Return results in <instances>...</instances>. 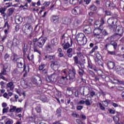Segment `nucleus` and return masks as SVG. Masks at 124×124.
Listing matches in <instances>:
<instances>
[{"instance_id": "nucleus-30", "label": "nucleus", "mask_w": 124, "mask_h": 124, "mask_svg": "<svg viewBox=\"0 0 124 124\" xmlns=\"http://www.w3.org/2000/svg\"><path fill=\"white\" fill-rule=\"evenodd\" d=\"M19 40L16 38H14L13 40V45L14 46H18V45H19Z\"/></svg>"}, {"instance_id": "nucleus-8", "label": "nucleus", "mask_w": 124, "mask_h": 124, "mask_svg": "<svg viewBox=\"0 0 124 124\" xmlns=\"http://www.w3.org/2000/svg\"><path fill=\"white\" fill-rule=\"evenodd\" d=\"M16 62V65L18 68H23L24 64H26L25 63V60L22 58L17 59Z\"/></svg>"}, {"instance_id": "nucleus-56", "label": "nucleus", "mask_w": 124, "mask_h": 124, "mask_svg": "<svg viewBox=\"0 0 124 124\" xmlns=\"http://www.w3.org/2000/svg\"><path fill=\"white\" fill-rule=\"evenodd\" d=\"M9 110V107H7L6 108H3V110H2L3 114H4V113H7Z\"/></svg>"}, {"instance_id": "nucleus-29", "label": "nucleus", "mask_w": 124, "mask_h": 124, "mask_svg": "<svg viewBox=\"0 0 124 124\" xmlns=\"http://www.w3.org/2000/svg\"><path fill=\"white\" fill-rule=\"evenodd\" d=\"M73 60L75 64H79L81 62L80 61H79V58L77 56L74 57Z\"/></svg>"}, {"instance_id": "nucleus-62", "label": "nucleus", "mask_w": 124, "mask_h": 124, "mask_svg": "<svg viewBox=\"0 0 124 124\" xmlns=\"http://www.w3.org/2000/svg\"><path fill=\"white\" fill-rule=\"evenodd\" d=\"M42 73L44 74V75H47L48 73V70L46 69H45L42 71Z\"/></svg>"}, {"instance_id": "nucleus-33", "label": "nucleus", "mask_w": 124, "mask_h": 124, "mask_svg": "<svg viewBox=\"0 0 124 124\" xmlns=\"http://www.w3.org/2000/svg\"><path fill=\"white\" fill-rule=\"evenodd\" d=\"M84 31L85 32V33H91L92 32V28H91L90 26H88L87 28L84 30Z\"/></svg>"}, {"instance_id": "nucleus-14", "label": "nucleus", "mask_w": 124, "mask_h": 124, "mask_svg": "<svg viewBox=\"0 0 124 124\" xmlns=\"http://www.w3.org/2000/svg\"><path fill=\"white\" fill-rule=\"evenodd\" d=\"M101 31H102V29L101 27H99L98 28L95 29L93 31V33L94 34V36H100V34L101 33Z\"/></svg>"}, {"instance_id": "nucleus-27", "label": "nucleus", "mask_w": 124, "mask_h": 124, "mask_svg": "<svg viewBox=\"0 0 124 124\" xmlns=\"http://www.w3.org/2000/svg\"><path fill=\"white\" fill-rule=\"evenodd\" d=\"M110 44L113 46V49L114 50H117V48H118V43L113 41V42H110Z\"/></svg>"}, {"instance_id": "nucleus-40", "label": "nucleus", "mask_w": 124, "mask_h": 124, "mask_svg": "<svg viewBox=\"0 0 124 124\" xmlns=\"http://www.w3.org/2000/svg\"><path fill=\"white\" fill-rule=\"evenodd\" d=\"M29 121L30 122H31V123H34L35 124H38V122L37 121H35V118L31 117L29 118Z\"/></svg>"}, {"instance_id": "nucleus-35", "label": "nucleus", "mask_w": 124, "mask_h": 124, "mask_svg": "<svg viewBox=\"0 0 124 124\" xmlns=\"http://www.w3.org/2000/svg\"><path fill=\"white\" fill-rule=\"evenodd\" d=\"M114 82L113 84H118L119 85H124V82L123 81L119 80V79H114Z\"/></svg>"}, {"instance_id": "nucleus-10", "label": "nucleus", "mask_w": 124, "mask_h": 124, "mask_svg": "<svg viewBox=\"0 0 124 124\" xmlns=\"http://www.w3.org/2000/svg\"><path fill=\"white\" fill-rule=\"evenodd\" d=\"M50 67L54 71H58V70L59 69V62L57 61L53 62L50 64Z\"/></svg>"}, {"instance_id": "nucleus-48", "label": "nucleus", "mask_w": 124, "mask_h": 124, "mask_svg": "<svg viewBox=\"0 0 124 124\" xmlns=\"http://www.w3.org/2000/svg\"><path fill=\"white\" fill-rule=\"evenodd\" d=\"M113 69L115 71H116V72L122 71V68L120 66H117L115 68H114Z\"/></svg>"}, {"instance_id": "nucleus-43", "label": "nucleus", "mask_w": 124, "mask_h": 124, "mask_svg": "<svg viewBox=\"0 0 124 124\" xmlns=\"http://www.w3.org/2000/svg\"><path fill=\"white\" fill-rule=\"evenodd\" d=\"M109 102H110V100H106L105 101H103V105H104V106L107 107V106H108L109 104Z\"/></svg>"}, {"instance_id": "nucleus-20", "label": "nucleus", "mask_w": 124, "mask_h": 124, "mask_svg": "<svg viewBox=\"0 0 124 124\" xmlns=\"http://www.w3.org/2000/svg\"><path fill=\"white\" fill-rule=\"evenodd\" d=\"M22 22H23V17L19 16H16L15 18V22L16 24L20 25V24L22 23Z\"/></svg>"}, {"instance_id": "nucleus-13", "label": "nucleus", "mask_w": 124, "mask_h": 124, "mask_svg": "<svg viewBox=\"0 0 124 124\" xmlns=\"http://www.w3.org/2000/svg\"><path fill=\"white\" fill-rule=\"evenodd\" d=\"M5 11H6V8L5 7L0 8V13H1V15L2 16L4 20H6L8 17L7 15L5 13Z\"/></svg>"}, {"instance_id": "nucleus-34", "label": "nucleus", "mask_w": 124, "mask_h": 124, "mask_svg": "<svg viewBox=\"0 0 124 124\" xmlns=\"http://www.w3.org/2000/svg\"><path fill=\"white\" fill-rule=\"evenodd\" d=\"M14 10H15V9L14 8H11L8 9V16H11L13 14V13L14 12Z\"/></svg>"}, {"instance_id": "nucleus-41", "label": "nucleus", "mask_w": 124, "mask_h": 124, "mask_svg": "<svg viewBox=\"0 0 124 124\" xmlns=\"http://www.w3.org/2000/svg\"><path fill=\"white\" fill-rule=\"evenodd\" d=\"M70 3L73 5H76L78 3V0H70Z\"/></svg>"}, {"instance_id": "nucleus-52", "label": "nucleus", "mask_w": 124, "mask_h": 124, "mask_svg": "<svg viewBox=\"0 0 124 124\" xmlns=\"http://www.w3.org/2000/svg\"><path fill=\"white\" fill-rule=\"evenodd\" d=\"M95 55H96V57L98 60H100L101 58V55H100V54H99V52L97 51L95 53Z\"/></svg>"}, {"instance_id": "nucleus-16", "label": "nucleus", "mask_w": 124, "mask_h": 124, "mask_svg": "<svg viewBox=\"0 0 124 124\" xmlns=\"http://www.w3.org/2000/svg\"><path fill=\"white\" fill-rule=\"evenodd\" d=\"M117 38V34L112 35L111 36L108 37L106 40V42H111L114 41V39H116Z\"/></svg>"}, {"instance_id": "nucleus-60", "label": "nucleus", "mask_w": 124, "mask_h": 124, "mask_svg": "<svg viewBox=\"0 0 124 124\" xmlns=\"http://www.w3.org/2000/svg\"><path fill=\"white\" fill-rule=\"evenodd\" d=\"M108 55H116V52L115 51H111L108 50Z\"/></svg>"}, {"instance_id": "nucleus-22", "label": "nucleus", "mask_w": 124, "mask_h": 124, "mask_svg": "<svg viewBox=\"0 0 124 124\" xmlns=\"http://www.w3.org/2000/svg\"><path fill=\"white\" fill-rule=\"evenodd\" d=\"M62 21L64 25H67V26L71 24V19L68 17H64L62 18Z\"/></svg>"}, {"instance_id": "nucleus-26", "label": "nucleus", "mask_w": 124, "mask_h": 124, "mask_svg": "<svg viewBox=\"0 0 124 124\" xmlns=\"http://www.w3.org/2000/svg\"><path fill=\"white\" fill-rule=\"evenodd\" d=\"M73 51V49L71 48H68L67 49V54L69 58H72L73 54L71 53H72Z\"/></svg>"}, {"instance_id": "nucleus-25", "label": "nucleus", "mask_w": 124, "mask_h": 124, "mask_svg": "<svg viewBox=\"0 0 124 124\" xmlns=\"http://www.w3.org/2000/svg\"><path fill=\"white\" fill-rule=\"evenodd\" d=\"M25 28L27 29L28 32H31L32 31V27L30 24H26Z\"/></svg>"}, {"instance_id": "nucleus-5", "label": "nucleus", "mask_w": 124, "mask_h": 124, "mask_svg": "<svg viewBox=\"0 0 124 124\" xmlns=\"http://www.w3.org/2000/svg\"><path fill=\"white\" fill-rule=\"evenodd\" d=\"M112 30L113 31H116L118 32L114 34H116V37L117 35H119L120 37H122V36H123V34L124 33V28H123L122 26H116V28L115 29H113Z\"/></svg>"}, {"instance_id": "nucleus-39", "label": "nucleus", "mask_w": 124, "mask_h": 124, "mask_svg": "<svg viewBox=\"0 0 124 124\" xmlns=\"http://www.w3.org/2000/svg\"><path fill=\"white\" fill-rule=\"evenodd\" d=\"M71 46H70L69 42H68L63 46V49H64V50H67V49H68V48H69V47Z\"/></svg>"}, {"instance_id": "nucleus-6", "label": "nucleus", "mask_w": 124, "mask_h": 124, "mask_svg": "<svg viewBox=\"0 0 124 124\" xmlns=\"http://www.w3.org/2000/svg\"><path fill=\"white\" fill-rule=\"evenodd\" d=\"M9 66V64L8 63H5L4 64L2 69L0 73L1 75H7V73H8V72L9 71V69H8Z\"/></svg>"}, {"instance_id": "nucleus-31", "label": "nucleus", "mask_w": 124, "mask_h": 124, "mask_svg": "<svg viewBox=\"0 0 124 124\" xmlns=\"http://www.w3.org/2000/svg\"><path fill=\"white\" fill-rule=\"evenodd\" d=\"M78 68H79V70H78V73L79 76H80V77H82L83 75H84V73H85V71L81 69V68H80V66H78Z\"/></svg>"}, {"instance_id": "nucleus-55", "label": "nucleus", "mask_w": 124, "mask_h": 124, "mask_svg": "<svg viewBox=\"0 0 124 124\" xmlns=\"http://www.w3.org/2000/svg\"><path fill=\"white\" fill-rule=\"evenodd\" d=\"M40 98L43 102H46V101H47V97L45 96H41Z\"/></svg>"}, {"instance_id": "nucleus-45", "label": "nucleus", "mask_w": 124, "mask_h": 124, "mask_svg": "<svg viewBox=\"0 0 124 124\" xmlns=\"http://www.w3.org/2000/svg\"><path fill=\"white\" fill-rule=\"evenodd\" d=\"M33 49L34 52H36V53H38L40 55H41V52H40L39 50L36 48V46H35V45H33Z\"/></svg>"}, {"instance_id": "nucleus-7", "label": "nucleus", "mask_w": 124, "mask_h": 124, "mask_svg": "<svg viewBox=\"0 0 124 124\" xmlns=\"http://www.w3.org/2000/svg\"><path fill=\"white\" fill-rule=\"evenodd\" d=\"M83 12V9L80 7H76L72 10L73 15H80Z\"/></svg>"}, {"instance_id": "nucleus-15", "label": "nucleus", "mask_w": 124, "mask_h": 124, "mask_svg": "<svg viewBox=\"0 0 124 124\" xmlns=\"http://www.w3.org/2000/svg\"><path fill=\"white\" fill-rule=\"evenodd\" d=\"M113 120L114 121L115 124H124L123 122H120V113H117L113 117Z\"/></svg>"}, {"instance_id": "nucleus-28", "label": "nucleus", "mask_w": 124, "mask_h": 124, "mask_svg": "<svg viewBox=\"0 0 124 124\" xmlns=\"http://www.w3.org/2000/svg\"><path fill=\"white\" fill-rule=\"evenodd\" d=\"M8 89H10V91H13L14 87H13V82H10L7 84Z\"/></svg>"}, {"instance_id": "nucleus-19", "label": "nucleus", "mask_w": 124, "mask_h": 124, "mask_svg": "<svg viewBox=\"0 0 124 124\" xmlns=\"http://www.w3.org/2000/svg\"><path fill=\"white\" fill-rule=\"evenodd\" d=\"M88 67L90 68L91 69H93L94 71H97V68H96V66L95 65H93L92 62L90 61H88Z\"/></svg>"}, {"instance_id": "nucleus-54", "label": "nucleus", "mask_w": 124, "mask_h": 124, "mask_svg": "<svg viewBox=\"0 0 124 124\" xmlns=\"http://www.w3.org/2000/svg\"><path fill=\"white\" fill-rule=\"evenodd\" d=\"M46 48L48 51H51L52 50V46H51V44H48L46 46Z\"/></svg>"}, {"instance_id": "nucleus-1", "label": "nucleus", "mask_w": 124, "mask_h": 124, "mask_svg": "<svg viewBox=\"0 0 124 124\" xmlns=\"http://www.w3.org/2000/svg\"><path fill=\"white\" fill-rule=\"evenodd\" d=\"M47 39L43 37L39 38H34L33 39V45H37L39 48H42L46 42Z\"/></svg>"}, {"instance_id": "nucleus-18", "label": "nucleus", "mask_w": 124, "mask_h": 124, "mask_svg": "<svg viewBox=\"0 0 124 124\" xmlns=\"http://www.w3.org/2000/svg\"><path fill=\"white\" fill-rule=\"evenodd\" d=\"M56 77H57V73H54L51 76L48 77V78L49 80V82H56V81H57V78H56Z\"/></svg>"}, {"instance_id": "nucleus-57", "label": "nucleus", "mask_w": 124, "mask_h": 124, "mask_svg": "<svg viewBox=\"0 0 124 124\" xmlns=\"http://www.w3.org/2000/svg\"><path fill=\"white\" fill-rule=\"evenodd\" d=\"M76 123L78 124H85V123L83 122V121H82V120H81L80 119H77Z\"/></svg>"}, {"instance_id": "nucleus-2", "label": "nucleus", "mask_w": 124, "mask_h": 124, "mask_svg": "<svg viewBox=\"0 0 124 124\" xmlns=\"http://www.w3.org/2000/svg\"><path fill=\"white\" fill-rule=\"evenodd\" d=\"M77 37L78 43L79 46H84L87 44L88 40H87V38L85 36L84 33H80L78 34Z\"/></svg>"}, {"instance_id": "nucleus-4", "label": "nucleus", "mask_w": 124, "mask_h": 124, "mask_svg": "<svg viewBox=\"0 0 124 124\" xmlns=\"http://www.w3.org/2000/svg\"><path fill=\"white\" fill-rule=\"evenodd\" d=\"M108 28L110 30H115L117 28L116 25H114V22H115V18L110 17L108 19Z\"/></svg>"}, {"instance_id": "nucleus-9", "label": "nucleus", "mask_w": 124, "mask_h": 124, "mask_svg": "<svg viewBox=\"0 0 124 124\" xmlns=\"http://www.w3.org/2000/svg\"><path fill=\"white\" fill-rule=\"evenodd\" d=\"M76 75V71L74 69H72L70 70L69 72V80L70 81H73V80H75V75Z\"/></svg>"}, {"instance_id": "nucleus-50", "label": "nucleus", "mask_w": 124, "mask_h": 124, "mask_svg": "<svg viewBox=\"0 0 124 124\" xmlns=\"http://www.w3.org/2000/svg\"><path fill=\"white\" fill-rule=\"evenodd\" d=\"M16 110V107L11 106V108H10L9 111H10V112H11V113H13V112H15Z\"/></svg>"}, {"instance_id": "nucleus-32", "label": "nucleus", "mask_w": 124, "mask_h": 124, "mask_svg": "<svg viewBox=\"0 0 124 124\" xmlns=\"http://www.w3.org/2000/svg\"><path fill=\"white\" fill-rule=\"evenodd\" d=\"M51 43L53 45H57L59 43V39L55 38L51 40Z\"/></svg>"}, {"instance_id": "nucleus-44", "label": "nucleus", "mask_w": 124, "mask_h": 124, "mask_svg": "<svg viewBox=\"0 0 124 124\" xmlns=\"http://www.w3.org/2000/svg\"><path fill=\"white\" fill-rule=\"evenodd\" d=\"M85 103L86 106H91V105H92V103L89 99H87L85 101Z\"/></svg>"}, {"instance_id": "nucleus-46", "label": "nucleus", "mask_w": 124, "mask_h": 124, "mask_svg": "<svg viewBox=\"0 0 124 124\" xmlns=\"http://www.w3.org/2000/svg\"><path fill=\"white\" fill-rule=\"evenodd\" d=\"M17 55L14 54L11 57V60L13 61V62H17Z\"/></svg>"}, {"instance_id": "nucleus-63", "label": "nucleus", "mask_w": 124, "mask_h": 124, "mask_svg": "<svg viewBox=\"0 0 124 124\" xmlns=\"http://www.w3.org/2000/svg\"><path fill=\"white\" fill-rule=\"evenodd\" d=\"M80 117H81V119L82 120H86V119H87V117H86V115H84V114H81L80 115Z\"/></svg>"}, {"instance_id": "nucleus-24", "label": "nucleus", "mask_w": 124, "mask_h": 124, "mask_svg": "<svg viewBox=\"0 0 124 124\" xmlns=\"http://www.w3.org/2000/svg\"><path fill=\"white\" fill-rule=\"evenodd\" d=\"M56 115L57 116L58 118L62 117V108H61L57 109L56 111Z\"/></svg>"}, {"instance_id": "nucleus-59", "label": "nucleus", "mask_w": 124, "mask_h": 124, "mask_svg": "<svg viewBox=\"0 0 124 124\" xmlns=\"http://www.w3.org/2000/svg\"><path fill=\"white\" fill-rule=\"evenodd\" d=\"M99 106L100 108L101 109V110H102L103 111H105V108L104 107H103V106L102 105L101 103H100L99 104Z\"/></svg>"}, {"instance_id": "nucleus-23", "label": "nucleus", "mask_w": 124, "mask_h": 124, "mask_svg": "<svg viewBox=\"0 0 124 124\" xmlns=\"http://www.w3.org/2000/svg\"><path fill=\"white\" fill-rule=\"evenodd\" d=\"M51 22H52V23H54L55 24H56V23H58L59 22V17L58 16H54L51 18Z\"/></svg>"}, {"instance_id": "nucleus-64", "label": "nucleus", "mask_w": 124, "mask_h": 124, "mask_svg": "<svg viewBox=\"0 0 124 124\" xmlns=\"http://www.w3.org/2000/svg\"><path fill=\"white\" fill-rule=\"evenodd\" d=\"M5 124H13V121L8 120L6 122Z\"/></svg>"}, {"instance_id": "nucleus-58", "label": "nucleus", "mask_w": 124, "mask_h": 124, "mask_svg": "<svg viewBox=\"0 0 124 124\" xmlns=\"http://www.w3.org/2000/svg\"><path fill=\"white\" fill-rule=\"evenodd\" d=\"M72 117H73L74 118H79V114L78 113H76L75 112H73L72 114Z\"/></svg>"}, {"instance_id": "nucleus-12", "label": "nucleus", "mask_w": 124, "mask_h": 124, "mask_svg": "<svg viewBox=\"0 0 124 124\" xmlns=\"http://www.w3.org/2000/svg\"><path fill=\"white\" fill-rule=\"evenodd\" d=\"M21 85L24 89H31V87H32V85L31 83L27 82L24 80L21 81Z\"/></svg>"}, {"instance_id": "nucleus-61", "label": "nucleus", "mask_w": 124, "mask_h": 124, "mask_svg": "<svg viewBox=\"0 0 124 124\" xmlns=\"http://www.w3.org/2000/svg\"><path fill=\"white\" fill-rule=\"evenodd\" d=\"M44 67H45V64H42L39 66V70H43Z\"/></svg>"}, {"instance_id": "nucleus-42", "label": "nucleus", "mask_w": 124, "mask_h": 124, "mask_svg": "<svg viewBox=\"0 0 124 124\" xmlns=\"http://www.w3.org/2000/svg\"><path fill=\"white\" fill-rule=\"evenodd\" d=\"M105 24V20H104V18H102L100 20V24L99 25V27L102 28V26Z\"/></svg>"}, {"instance_id": "nucleus-36", "label": "nucleus", "mask_w": 124, "mask_h": 124, "mask_svg": "<svg viewBox=\"0 0 124 124\" xmlns=\"http://www.w3.org/2000/svg\"><path fill=\"white\" fill-rule=\"evenodd\" d=\"M22 67H23V71H25V72H29L30 67H29V66L27 67L26 66V64H24V65Z\"/></svg>"}, {"instance_id": "nucleus-49", "label": "nucleus", "mask_w": 124, "mask_h": 124, "mask_svg": "<svg viewBox=\"0 0 124 124\" xmlns=\"http://www.w3.org/2000/svg\"><path fill=\"white\" fill-rule=\"evenodd\" d=\"M90 9L92 11H95L97 9V8L96 7V6H95V5H93L90 6Z\"/></svg>"}, {"instance_id": "nucleus-17", "label": "nucleus", "mask_w": 124, "mask_h": 124, "mask_svg": "<svg viewBox=\"0 0 124 124\" xmlns=\"http://www.w3.org/2000/svg\"><path fill=\"white\" fill-rule=\"evenodd\" d=\"M102 30L101 33L102 35H100L99 37H98V38L99 39H102L104 37V36H106V35H108L109 34V33L107 32V31L105 30H103V28H102Z\"/></svg>"}, {"instance_id": "nucleus-3", "label": "nucleus", "mask_w": 124, "mask_h": 124, "mask_svg": "<svg viewBox=\"0 0 124 124\" xmlns=\"http://www.w3.org/2000/svg\"><path fill=\"white\" fill-rule=\"evenodd\" d=\"M62 74L63 76L60 77L58 80V83L62 85H65L66 81L68 80L67 78V73L66 71H64L62 72Z\"/></svg>"}, {"instance_id": "nucleus-37", "label": "nucleus", "mask_w": 124, "mask_h": 124, "mask_svg": "<svg viewBox=\"0 0 124 124\" xmlns=\"http://www.w3.org/2000/svg\"><path fill=\"white\" fill-rule=\"evenodd\" d=\"M24 45V53H26L28 50H29V46H28V44H27L26 43H23Z\"/></svg>"}, {"instance_id": "nucleus-53", "label": "nucleus", "mask_w": 124, "mask_h": 124, "mask_svg": "<svg viewBox=\"0 0 124 124\" xmlns=\"http://www.w3.org/2000/svg\"><path fill=\"white\" fill-rule=\"evenodd\" d=\"M34 58V56L33 55V54H31V57H30L29 54H28V55L27 56V59H28V60L30 61H32V60H33Z\"/></svg>"}, {"instance_id": "nucleus-51", "label": "nucleus", "mask_w": 124, "mask_h": 124, "mask_svg": "<svg viewBox=\"0 0 124 124\" xmlns=\"http://www.w3.org/2000/svg\"><path fill=\"white\" fill-rule=\"evenodd\" d=\"M35 110L37 113H40L41 112V107L40 106H38L35 108Z\"/></svg>"}, {"instance_id": "nucleus-11", "label": "nucleus", "mask_w": 124, "mask_h": 124, "mask_svg": "<svg viewBox=\"0 0 124 124\" xmlns=\"http://www.w3.org/2000/svg\"><path fill=\"white\" fill-rule=\"evenodd\" d=\"M32 81L34 83V84H36L37 85H41V84L42 83L41 78L38 76L33 77L32 79Z\"/></svg>"}, {"instance_id": "nucleus-38", "label": "nucleus", "mask_w": 124, "mask_h": 124, "mask_svg": "<svg viewBox=\"0 0 124 124\" xmlns=\"http://www.w3.org/2000/svg\"><path fill=\"white\" fill-rule=\"evenodd\" d=\"M75 26L77 27L78 25H80L81 24V20L80 19H76L74 21Z\"/></svg>"}, {"instance_id": "nucleus-47", "label": "nucleus", "mask_w": 124, "mask_h": 124, "mask_svg": "<svg viewBox=\"0 0 124 124\" xmlns=\"http://www.w3.org/2000/svg\"><path fill=\"white\" fill-rule=\"evenodd\" d=\"M97 49H98V46H95L91 51H90L89 54L90 55H92V54H93V53H94V51H95V50H97Z\"/></svg>"}, {"instance_id": "nucleus-21", "label": "nucleus", "mask_w": 124, "mask_h": 124, "mask_svg": "<svg viewBox=\"0 0 124 124\" xmlns=\"http://www.w3.org/2000/svg\"><path fill=\"white\" fill-rule=\"evenodd\" d=\"M115 66H116V64H115V62L112 61L108 62V67L109 69H114V68H115Z\"/></svg>"}]
</instances>
